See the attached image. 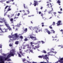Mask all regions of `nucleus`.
<instances>
[{"mask_svg": "<svg viewBox=\"0 0 63 63\" xmlns=\"http://www.w3.org/2000/svg\"><path fill=\"white\" fill-rule=\"evenodd\" d=\"M52 17H50L49 18V19H51V18H52Z\"/></svg>", "mask_w": 63, "mask_h": 63, "instance_id": "nucleus-50", "label": "nucleus"}, {"mask_svg": "<svg viewBox=\"0 0 63 63\" xmlns=\"http://www.w3.org/2000/svg\"><path fill=\"white\" fill-rule=\"evenodd\" d=\"M51 25L49 26V28H50V29H52V28L51 27Z\"/></svg>", "mask_w": 63, "mask_h": 63, "instance_id": "nucleus-32", "label": "nucleus"}, {"mask_svg": "<svg viewBox=\"0 0 63 63\" xmlns=\"http://www.w3.org/2000/svg\"><path fill=\"white\" fill-rule=\"evenodd\" d=\"M47 54H48V55H51V54L50 53V52L48 53Z\"/></svg>", "mask_w": 63, "mask_h": 63, "instance_id": "nucleus-25", "label": "nucleus"}, {"mask_svg": "<svg viewBox=\"0 0 63 63\" xmlns=\"http://www.w3.org/2000/svg\"><path fill=\"white\" fill-rule=\"evenodd\" d=\"M30 51L31 52H33V50H30Z\"/></svg>", "mask_w": 63, "mask_h": 63, "instance_id": "nucleus-42", "label": "nucleus"}, {"mask_svg": "<svg viewBox=\"0 0 63 63\" xmlns=\"http://www.w3.org/2000/svg\"><path fill=\"white\" fill-rule=\"evenodd\" d=\"M52 12V10H51L50 11L48 12V13L49 14H52L51 12Z\"/></svg>", "mask_w": 63, "mask_h": 63, "instance_id": "nucleus-16", "label": "nucleus"}, {"mask_svg": "<svg viewBox=\"0 0 63 63\" xmlns=\"http://www.w3.org/2000/svg\"><path fill=\"white\" fill-rule=\"evenodd\" d=\"M61 32H63V30L62 29L60 31Z\"/></svg>", "mask_w": 63, "mask_h": 63, "instance_id": "nucleus-59", "label": "nucleus"}, {"mask_svg": "<svg viewBox=\"0 0 63 63\" xmlns=\"http://www.w3.org/2000/svg\"><path fill=\"white\" fill-rule=\"evenodd\" d=\"M8 7H9V6H6L5 7V10H6Z\"/></svg>", "mask_w": 63, "mask_h": 63, "instance_id": "nucleus-29", "label": "nucleus"}, {"mask_svg": "<svg viewBox=\"0 0 63 63\" xmlns=\"http://www.w3.org/2000/svg\"><path fill=\"white\" fill-rule=\"evenodd\" d=\"M53 38H57V36H55V37H54Z\"/></svg>", "mask_w": 63, "mask_h": 63, "instance_id": "nucleus-61", "label": "nucleus"}, {"mask_svg": "<svg viewBox=\"0 0 63 63\" xmlns=\"http://www.w3.org/2000/svg\"><path fill=\"white\" fill-rule=\"evenodd\" d=\"M24 31H25V32H27V28H26L25 30H24Z\"/></svg>", "mask_w": 63, "mask_h": 63, "instance_id": "nucleus-18", "label": "nucleus"}, {"mask_svg": "<svg viewBox=\"0 0 63 63\" xmlns=\"http://www.w3.org/2000/svg\"><path fill=\"white\" fill-rule=\"evenodd\" d=\"M6 23H7V22H5V25H6V27H7V28H9L10 27H9V24H7Z\"/></svg>", "mask_w": 63, "mask_h": 63, "instance_id": "nucleus-9", "label": "nucleus"}, {"mask_svg": "<svg viewBox=\"0 0 63 63\" xmlns=\"http://www.w3.org/2000/svg\"><path fill=\"white\" fill-rule=\"evenodd\" d=\"M15 36L16 38H18V36L17 35V34H15Z\"/></svg>", "mask_w": 63, "mask_h": 63, "instance_id": "nucleus-12", "label": "nucleus"}, {"mask_svg": "<svg viewBox=\"0 0 63 63\" xmlns=\"http://www.w3.org/2000/svg\"><path fill=\"white\" fill-rule=\"evenodd\" d=\"M24 7L25 9H26V7H25V4L24 5Z\"/></svg>", "mask_w": 63, "mask_h": 63, "instance_id": "nucleus-39", "label": "nucleus"}, {"mask_svg": "<svg viewBox=\"0 0 63 63\" xmlns=\"http://www.w3.org/2000/svg\"><path fill=\"white\" fill-rule=\"evenodd\" d=\"M20 38L21 39H23V36H20Z\"/></svg>", "mask_w": 63, "mask_h": 63, "instance_id": "nucleus-20", "label": "nucleus"}, {"mask_svg": "<svg viewBox=\"0 0 63 63\" xmlns=\"http://www.w3.org/2000/svg\"><path fill=\"white\" fill-rule=\"evenodd\" d=\"M18 17H16V16H15L14 18V19H17Z\"/></svg>", "mask_w": 63, "mask_h": 63, "instance_id": "nucleus-21", "label": "nucleus"}, {"mask_svg": "<svg viewBox=\"0 0 63 63\" xmlns=\"http://www.w3.org/2000/svg\"><path fill=\"white\" fill-rule=\"evenodd\" d=\"M34 29L35 30H35V32L36 33H38V32H39L41 31L40 30V27L39 26L35 27Z\"/></svg>", "mask_w": 63, "mask_h": 63, "instance_id": "nucleus-4", "label": "nucleus"}, {"mask_svg": "<svg viewBox=\"0 0 63 63\" xmlns=\"http://www.w3.org/2000/svg\"><path fill=\"white\" fill-rule=\"evenodd\" d=\"M43 53H47V52H46V51L45 50H43Z\"/></svg>", "mask_w": 63, "mask_h": 63, "instance_id": "nucleus-28", "label": "nucleus"}, {"mask_svg": "<svg viewBox=\"0 0 63 63\" xmlns=\"http://www.w3.org/2000/svg\"><path fill=\"white\" fill-rule=\"evenodd\" d=\"M41 16H44V15L43 14H41Z\"/></svg>", "mask_w": 63, "mask_h": 63, "instance_id": "nucleus-44", "label": "nucleus"}, {"mask_svg": "<svg viewBox=\"0 0 63 63\" xmlns=\"http://www.w3.org/2000/svg\"><path fill=\"white\" fill-rule=\"evenodd\" d=\"M41 42H42V44H44V43H45V42H44V41H41Z\"/></svg>", "mask_w": 63, "mask_h": 63, "instance_id": "nucleus-36", "label": "nucleus"}, {"mask_svg": "<svg viewBox=\"0 0 63 63\" xmlns=\"http://www.w3.org/2000/svg\"><path fill=\"white\" fill-rule=\"evenodd\" d=\"M45 31H46V32H47V31H48V29H45Z\"/></svg>", "mask_w": 63, "mask_h": 63, "instance_id": "nucleus-33", "label": "nucleus"}, {"mask_svg": "<svg viewBox=\"0 0 63 63\" xmlns=\"http://www.w3.org/2000/svg\"><path fill=\"white\" fill-rule=\"evenodd\" d=\"M61 20H59L58 21V23L57 24V26H59V25H62V23L60 24V23H61Z\"/></svg>", "mask_w": 63, "mask_h": 63, "instance_id": "nucleus-8", "label": "nucleus"}, {"mask_svg": "<svg viewBox=\"0 0 63 63\" xmlns=\"http://www.w3.org/2000/svg\"><path fill=\"white\" fill-rule=\"evenodd\" d=\"M53 24L51 26L53 25V26H54V25H55V22H53Z\"/></svg>", "mask_w": 63, "mask_h": 63, "instance_id": "nucleus-30", "label": "nucleus"}, {"mask_svg": "<svg viewBox=\"0 0 63 63\" xmlns=\"http://www.w3.org/2000/svg\"><path fill=\"white\" fill-rule=\"evenodd\" d=\"M60 0H58L57 1V3H58L59 4H60Z\"/></svg>", "mask_w": 63, "mask_h": 63, "instance_id": "nucleus-17", "label": "nucleus"}, {"mask_svg": "<svg viewBox=\"0 0 63 63\" xmlns=\"http://www.w3.org/2000/svg\"><path fill=\"white\" fill-rule=\"evenodd\" d=\"M8 28L9 29V31H10V30H12V29L10 27H9V28Z\"/></svg>", "mask_w": 63, "mask_h": 63, "instance_id": "nucleus-34", "label": "nucleus"}, {"mask_svg": "<svg viewBox=\"0 0 63 63\" xmlns=\"http://www.w3.org/2000/svg\"><path fill=\"white\" fill-rule=\"evenodd\" d=\"M29 11V10L27 11L28 12V14H29L30 13V12Z\"/></svg>", "mask_w": 63, "mask_h": 63, "instance_id": "nucleus-35", "label": "nucleus"}, {"mask_svg": "<svg viewBox=\"0 0 63 63\" xmlns=\"http://www.w3.org/2000/svg\"><path fill=\"white\" fill-rule=\"evenodd\" d=\"M18 44H19V42L18 41H16L15 42V44H16V45H18Z\"/></svg>", "mask_w": 63, "mask_h": 63, "instance_id": "nucleus-14", "label": "nucleus"}, {"mask_svg": "<svg viewBox=\"0 0 63 63\" xmlns=\"http://www.w3.org/2000/svg\"><path fill=\"white\" fill-rule=\"evenodd\" d=\"M18 28H16V31H17V30H18Z\"/></svg>", "mask_w": 63, "mask_h": 63, "instance_id": "nucleus-49", "label": "nucleus"}, {"mask_svg": "<svg viewBox=\"0 0 63 63\" xmlns=\"http://www.w3.org/2000/svg\"><path fill=\"white\" fill-rule=\"evenodd\" d=\"M48 56L47 55H45V56H38V57L39 58H42V57H43V59H46V60L47 59H48Z\"/></svg>", "mask_w": 63, "mask_h": 63, "instance_id": "nucleus-3", "label": "nucleus"}, {"mask_svg": "<svg viewBox=\"0 0 63 63\" xmlns=\"http://www.w3.org/2000/svg\"><path fill=\"white\" fill-rule=\"evenodd\" d=\"M35 48H39V46H35Z\"/></svg>", "mask_w": 63, "mask_h": 63, "instance_id": "nucleus-24", "label": "nucleus"}, {"mask_svg": "<svg viewBox=\"0 0 63 63\" xmlns=\"http://www.w3.org/2000/svg\"><path fill=\"white\" fill-rule=\"evenodd\" d=\"M41 24H42V25H44V23H41Z\"/></svg>", "mask_w": 63, "mask_h": 63, "instance_id": "nucleus-62", "label": "nucleus"}, {"mask_svg": "<svg viewBox=\"0 0 63 63\" xmlns=\"http://www.w3.org/2000/svg\"><path fill=\"white\" fill-rule=\"evenodd\" d=\"M47 32V33H48V34H50V32L49 31H48L47 32Z\"/></svg>", "mask_w": 63, "mask_h": 63, "instance_id": "nucleus-19", "label": "nucleus"}, {"mask_svg": "<svg viewBox=\"0 0 63 63\" xmlns=\"http://www.w3.org/2000/svg\"><path fill=\"white\" fill-rule=\"evenodd\" d=\"M34 6H36V5H37L38 6L39 3H38V1L36 0H34Z\"/></svg>", "mask_w": 63, "mask_h": 63, "instance_id": "nucleus-5", "label": "nucleus"}, {"mask_svg": "<svg viewBox=\"0 0 63 63\" xmlns=\"http://www.w3.org/2000/svg\"><path fill=\"white\" fill-rule=\"evenodd\" d=\"M13 20L14 19L13 18H11L10 19V21L12 23H14V21H13Z\"/></svg>", "mask_w": 63, "mask_h": 63, "instance_id": "nucleus-11", "label": "nucleus"}, {"mask_svg": "<svg viewBox=\"0 0 63 63\" xmlns=\"http://www.w3.org/2000/svg\"><path fill=\"white\" fill-rule=\"evenodd\" d=\"M60 60H59L58 62H59L60 63H63V58H60Z\"/></svg>", "mask_w": 63, "mask_h": 63, "instance_id": "nucleus-7", "label": "nucleus"}, {"mask_svg": "<svg viewBox=\"0 0 63 63\" xmlns=\"http://www.w3.org/2000/svg\"><path fill=\"white\" fill-rule=\"evenodd\" d=\"M9 1H11V0L12 1V2H14V0H8Z\"/></svg>", "mask_w": 63, "mask_h": 63, "instance_id": "nucleus-53", "label": "nucleus"}, {"mask_svg": "<svg viewBox=\"0 0 63 63\" xmlns=\"http://www.w3.org/2000/svg\"><path fill=\"white\" fill-rule=\"evenodd\" d=\"M17 54L19 55H20V54L18 53H17Z\"/></svg>", "mask_w": 63, "mask_h": 63, "instance_id": "nucleus-48", "label": "nucleus"}, {"mask_svg": "<svg viewBox=\"0 0 63 63\" xmlns=\"http://www.w3.org/2000/svg\"><path fill=\"white\" fill-rule=\"evenodd\" d=\"M41 14V11H39V14L40 15V14Z\"/></svg>", "mask_w": 63, "mask_h": 63, "instance_id": "nucleus-51", "label": "nucleus"}, {"mask_svg": "<svg viewBox=\"0 0 63 63\" xmlns=\"http://www.w3.org/2000/svg\"><path fill=\"white\" fill-rule=\"evenodd\" d=\"M4 20V18H3V19H1V20Z\"/></svg>", "mask_w": 63, "mask_h": 63, "instance_id": "nucleus-64", "label": "nucleus"}, {"mask_svg": "<svg viewBox=\"0 0 63 63\" xmlns=\"http://www.w3.org/2000/svg\"><path fill=\"white\" fill-rule=\"evenodd\" d=\"M47 63H49L48 62V60H47Z\"/></svg>", "mask_w": 63, "mask_h": 63, "instance_id": "nucleus-58", "label": "nucleus"}, {"mask_svg": "<svg viewBox=\"0 0 63 63\" xmlns=\"http://www.w3.org/2000/svg\"><path fill=\"white\" fill-rule=\"evenodd\" d=\"M2 46L1 45H0V48H2Z\"/></svg>", "mask_w": 63, "mask_h": 63, "instance_id": "nucleus-43", "label": "nucleus"}, {"mask_svg": "<svg viewBox=\"0 0 63 63\" xmlns=\"http://www.w3.org/2000/svg\"><path fill=\"white\" fill-rule=\"evenodd\" d=\"M6 3H10V1H6Z\"/></svg>", "mask_w": 63, "mask_h": 63, "instance_id": "nucleus-46", "label": "nucleus"}, {"mask_svg": "<svg viewBox=\"0 0 63 63\" xmlns=\"http://www.w3.org/2000/svg\"><path fill=\"white\" fill-rule=\"evenodd\" d=\"M9 46H10V47H11L13 46V45H12V44L10 43L9 44Z\"/></svg>", "mask_w": 63, "mask_h": 63, "instance_id": "nucleus-26", "label": "nucleus"}, {"mask_svg": "<svg viewBox=\"0 0 63 63\" xmlns=\"http://www.w3.org/2000/svg\"><path fill=\"white\" fill-rule=\"evenodd\" d=\"M3 21H0V23H3Z\"/></svg>", "mask_w": 63, "mask_h": 63, "instance_id": "nucleus-60", "label": "nucleus"}, {"mask_svg": "<svg viewBox=\"0 0 63 63\" xmlns=\"http://www.w3.org/2000/svg\"><path fill=\"white\" fill-rule=\"evenodd\" d=\"M8 17H9V18H10V15H8Z\"/></svg>", "mask_w": 63, "mask_h": 63, "instance_id": "nucleus-55", "label": "nucleus"}, {"mask_svg": "<svg viewBox=\"0 0 63 63\" xmlns=\"http://www.w3.org/2000/svg\"><path fill=\"white\" fill-rule=\"evenodd\" d=\"M20 15V13H18L17 15V16H19Z\"/></svg>", "mask_w": 63, "mask_h": 63, "instance_id": "nucleus-45", "label": "nucleus"}, {"mask_svg": "<svg viewBox=\"0 0 63 63\" xmlns=\"http://www.w3.org/2000/svg\"><path fill=\"white\" fill-rule=\"evenodd\" d=\"M27 48L29 49V50H30L31 49V48L30 47H29V46H28L27 47Z\"/></svg>", "mask_w": 63, "mask_h": 63, "instance_id": "nucleus-15", "label": "nucleus"}, {"mask_svg": "<svg viewBox=\"0 0 63 63\" xmlns=\"http://www.w3.org/2000/svg\"><path fill=\"white\" fill-rule=\"evenodd\" d=\"M29 28L30 29H31V28H32V27H29Z\"/></svg>", "mask_w": 63, "mask_h": 63, "instance_id": "nucleus-47", "label": "nucleus"}, {"mask_svg": "<svg viewBox=\"0 0 63 63\" xmlns=\"http://www.w3.org/2000/svg\"><path fill=\"white\" fill-rule=\"evenodd\" d=\"M51 31L53 33H55V32L53 30H51Z\"/></svg>", "mask_w": 63, "mask_h": 63, "instance_id": "nucleus-23", "label": "nucleus"}, {"mask_svg": "<svg viewBox=\"0 0 63 63\" xmlns=\"http://www.w3.org/2000/svg\"><path fill=\"white\" fill-rule=\"evenodd\" d=\"M3 22H5H5H6V20H4L3 21Z\"/></svg>", "mask_w": 63, "mask_h": 63, "instance_id": "nucleus-54", "label": "nucleus"}, {"mask_svg": "<svg viewBox=\"0 0 63 63\" xmlns=\"http://www.w3.org/2000/svg\"><path fill=\"white\" fill-rule=\"evenodd\" d=\"M58 13H59V14H62V13L60 12H58Z\"/></svg>", "mask_w": 63, "mask_h": 63, "instance_id": "nucleus-56", "label": "nucleus"}, {"mask_svg": "<svg viewBox=\"0 0 63 63\" xmlns=\"http://www.w3.org/2000/svg\"><path fill=\"white\" fill-rule=\"evenodd\" d=\"M3 26V25H0V27H1ZM0 30L1 31V32L2 33H5V32H7V29H4L2 30V29L1 27H0Z\"/></svg>", "mask_w": 63, "mask_h": 63, "instance_id": "nucleus-2", "label": "nucleus"}, {"mask_svg": "<svg viewBox=\"0 0 63 63\" xmlns=\"http://www.w3.org/2000/svg\"><path fill=\"white\" fill-rule=\"evenodd\" d=\"M24 41H28V39H27V38H26L24 39Z\"/></svg>", "mask_w": 63, "mask_h": 63, "instance_id": "nucleus-22", "label": "nucleus"}, {"mask_svg": "<svg viewBox=\"0 0 63 63\" xmlns=\"http://www.w3.org/2000/svg\"><path fill=\"white\" fill-rule=\"evenodd\" d=\"M22 55H24V54H25V53H23L21 51H20L19 52Z\"/></svg>", "mask_w": 63, "mask_h": 63, "instance_id": "nucleus-10", "label": "nucleus"}, {"mask_svg": "<svg viewBox=\"0 0 63 63\" xmlns=\"http://www.w3.org/2000/svg\"><path fill=\"white\" fill-rule=\"evenodd\" d=\"M15 52H16V51H15L14 49H13L11 50V51L10 52V53L8 55H14L15 54Z\"/></svg>", "mask_w": 63, "mask_h": 63, "instance_id": "nucleus-1", "label": "nucleus"}, {"mask_svg": "<svg viewBox=\"0 0 63 63\" xmlns=\"http://www.w3.org/2000/svg\"><path fill=\"white\" fill-rule=\"evenodd\" d=\"M48 1H49L50 2H51V0H47Z\"/></svg>", "mask_w": 63, "mask_h": 63, "instance_id": "nucleus-63", "label": "nucleus"}, {"mask_svg": "<svg viewBox=\"0 0 63 63\" xmlns=\"http://www.w3.org/2000/svg\"><path fill=\"white\" fill-rule=\"evenodd\" d=\"M26 60L25 59H24L22 61L23 62H24Z\"/></svg>", "mask_w": 63, "mask_h": 63, "instance_id": "nucleus-31", "label": "nucleus"}, {"mask_svg": "<svg viewBox=\"0 0 63 63\" xmlns=\"http://www.w3.org/2000/svg\"><path fill=\"white\" fill-rule=\"evenodd\" d=\"M30 38L32 39H34V40L35 41H36V40H37V39L36 38V37H33L32 35L30 36Z\"/></svg>", "mask_w": 63, "mask_h": 63, "instance_id": "nucleus-6", "label": "nucleus"}, {"mask_svg": "<svg viewBox=\"0 0 63 63\" xmlns=\"http://www.w3.org/2000/svg\"><path fill=\"white\" fill-rule=\"evenodd\" d=\"M3 55H7V54H5L4 53H3L2 54Z\"/></svg>", "mask_w": 63, "mask_h": 63, "instance_id": "nucleus-37", "label": "nucleus"}, {"mask_svg": "<svg viewBox=\"0 0 63 63\" xmlns=\"http://www.w3.org/2000/svg\"><path fill=\"white\" fill-rule=\"evenodd\" d=\"M21 25V24H17V25H16V26L18 27H19Z\"/></svg>", "mask_w": 63, "mask_h": 63, "instance_id": "nucleus-13", "label": "nucleus"}, {"mask_svg": "<svg viewBox=\"0 0 63 63\" xmlns=\"http://www.w3.org/2000/svg\"><path fill=\"white\" fill-rule=\"evenodd\" d=\"M30 44L31 45V46H32V45H33V43H32V42H31L30 43Z\"/></svg>", "mask_w": 63, "mask_h": 63, "instance_id": "nucleus-38", "label": "nucleus"}, {"mask_svg": "<svg viewBox=\"0 0 63 63\" xmlns=\"http://www.w3.org/2000/svg\"><path fill=\"white\" fill-rule=\"evenodd\" d=\"M18 57H21V55H19L18 56Z\"/></svg>", "mask_w": 63, "mask_h": 63, "instance_id": "nucleus-57", "label": "nucleus"}, {"mask_svg": "<svg viewBox=\"0 0 63 63\" xmlns=\"http://www.w3.org/2000/svg\"><path fill=\"white\" fill-rule=\"evenodd\" d=\"M9 38H12V36H11L9 35Z\"/></svg>", "mask_w": 63, "mask_h": 63, "instance_id": "nucleus-40", "label": "nucleus"}, {"mask_svg": "<svg viewBox=\"0 0 63 63\" xmlns=\"http://www.w3.org/2000/svg\"><path fill=\"white\" fill-rule=\"evenodd\" d=\"M52 52H53V53H55V54H56V53L57 52H54V51H52Z\"/></svg>", "mask_w": 63, "mask_h": 63, "instance_id": "nucleus-41", "label": "nucleus"}, {"mask_svg": "<svg viewBox=\"0 0 63 63\" xmlns=\"http://www.w3.org/2000/svg\"><path fill=\"white\" fill-rule=\"evenodd\" d=\"M11 9H10V8H9L8 10H7V11H11Z\"/></svg>", "mask_w": 63, "mask_h": 63, "instance_id": "nucleus-27", "label": "nucleus"}, {"mask_svg": "<svg viewBox=\"0 0 63 63\" xmlns=\"http://www.w3.org/2000/svg\"><path fill=\"white\" fill-rule=\"evenodd\" d=\"M53 14L54 15H55V14H56V12H54Z\"/></svg>", "mask_w": 63, "mask_h": 63, "instance_id": "nucleus-52", "label": "nucleus"}]
</instances>
